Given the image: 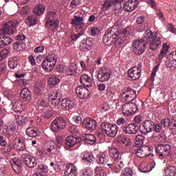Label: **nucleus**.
<instances>
[{
	"instance_id": "1",
	"label": "nucleus",
	"mask_w": 176,
	"mask_h": 176,
	"mask_svg": "<svg viewBox=\"0 0 176 176\" xmlns=\"http://www.w3.org/2000/svg\"><path fill=\"white\" fill-rule=\"evenodd\" d=\"M143 37L144 41L148 42L151 50L155 51L162 46V38L157 36V32L153 33L151 30H146Z\"/></svg>"
},
{
	"instance_id": "2",
	"label": "nucleus",
	"mask_w": 176,
	"mask_h": 176,
	"mask_svg": "<svg viewBox=\"0 0 176 176\" xmlns=\"http://www.w3.org/2000/svg\"><path fill=\"white\" fill-rule=\"evenodd\" d=\"M96 162L98 164H100L104 168H107L109 173H113L114 170H117L116 171H120L122 170L118 162L111 163L109 157L105 154L98 155L96 157Z\"/></svg>"
},
{
	"instance_id": "3",
	"label": "nucleus",
	"mask_w": 176,
	"mask_h": 176,
	"mask_svg": "<svg viewBox=\"0 0 176 176\" xmlns=\"http://www.w3.org/2000/svg\"><path fill=\"white\" fill-rule=\"evenodd\" d=\"M139 129L144 134H149V133H152V131L160 133V131H162V125L156 124L151 120H147L140 124Z\"/></svg>"
},
{
	"instance_id": "4",
	"label": "nucleus",
	"mask_w": 176,
	"mask_h": 176,
	"mask_svg": "<svg viewBox=\"0 0 176 176\" xmlns=\"http://www.w3.org/2000/svg\"><path fill=\"white\" fill-rule=\"evenodd\" d=\"M17 27H19V21L17 20L9 21L0 29V35H13V34H17V29H16Z\"/></svg>"
},
{
	"instance_id": "5",
	"label": "nucleus",
	"mask_w": 176,
	"mask_h": 176,
	"mask_svg": "<svg viewBox=\"0 0 176 176\" xmlns=\"http://www.w3.org/2000/svg\"><path fill=\"white\" fill-rule=\"evenodd\" d=\"M56 64H57V56L54 53H51L45 57L42 63V68L46 72H50L53 70Z\"/></svg>"
},
{
	"instance_id": "6",
	"label": "nucleus",
	"mask_w": 176,
	"mask_h": 176,
	"mask_svg": "<svg viewBox=\"0 0 176 176\" xmlns=\"http://www.w3.org/2000/svg\"><path fill=\"white\" fill-rule=\"evenodd\" d=\"M132 52L136 56H141L143 53H145L146 50V43L145 38L143 37V40H135L131 46Z\"/></svg>"
},
{
	"instance_id": "7",
	"label": "nucleus",
	"mask_w": 176,
	"mask_h": 176,
	"mask_svg": "<svg viewBox=\"0 0 176 176\" xmlns=\"http://www.w3.org/2000/svg\"><path fill=\"white\" fill-rule=\"evenodd\" d=\"M102 41L107 46H111L119 41V36L118 34L113 33L112 29H108L103 36Z\"/></svg>"
},
{
	"instance_id": "8",
	"label": "nucleus",
	"mask_w": 176,
	"mask_h": 176,
	"mask_svg": "<svg viewBox=\"0 0 176 176\" xmlns=\"http://www.w3.org/2000/svg\"><path fill=\"white\" fill-rule=\"evenodd\" d=\"M155 151L157 156L161 160H163L164 157H167L171 153V146L170 144H160L156 146Z\"/></svg>"
},
{
	"instance_id": "9",
	"label": "nucleus",
	"mask_w": 176,
	"mask_h": 176,
	"mask_svg": "<svg viewBox=\"0 0 176 176\" xmlns=\"http://www.w3.org/2000/svg\"><path fill=\"white\" fill-rule=\"evenodd\" d=\"M101 129L109 137H116V134H118V125L116 124L102 122L101 124Z\"/></svg>"
},
{
	"instance_id": "10",
	"label": "nucleus",
	"mask_w": 176,
	"mask_h": 176,
	"mask_svg": "<svg viewBox=\"0 0 176 176\" xmlns=\"http://www.w3.org/2000/svg\"><path fill=\"white\" fill-rule=\"evenodd\" d=\"M21 160L24 164H26L30 168H34L38 164L36 159L27 152L23 151L21 153Z\"/></svg>"
},
{
	"instance_id": "11",
	"label": "nucleus",
	"mask_w": 176,
	"mask_h": 176,
	"mask_svg": "<svg viewBox=\"0 0 176 176\" xmlns=\"http://www.w3.org/2000/svg\"><path fill=\"white\" fill-rule=\"evenodd\" d=\"M141 68H142V63H138L136 67L131 68L128 72V76L133 80H137L141 78Z\"/></svg>"
},
{
	"instance_id": "12",
	"label": "nucleus",
	"mask_w": 176,
	"mask_h": 176,
	"mask_svg": "<svg viewBox=\"0 0 176 176\" xmlns=\"http://www.w3.org/2000/svg\"><path fill=\"white\" fill-rule=\"evenodd\" d=\"M96 78L98 82H108L111 79V72L105 67H101L98 71Z\"/></svg>"
},
{
	"instance_id": "13",
	"label": "nucleus",
	"mask_w": 176,
	"mask_h": 176,
	"mask_svg": "<svg viewBox=\"0 0 176 176\" xmlns=\"http://www.w3.org/2000/svg\"><path fill=\"white\" fill-rule=\"evenodd\" d=\"M66 124L67 123L63 117L56 118L51 123V129L52 131H58V130L65 129Z\"/></svg>"
},
{
	"instance_id": "14",
	"label": "nucleus",
	"mask_w": 176,
	"mask_h": 176,
	"mask_svg": "<svg viewBox=\"0 0 176 176\" xmlns=\"http://www.w3.org/2000/svg\"><path fill=\"white\" fill-rule=\"evenodd\" d=\"M131 149L137 157H146V156L151 155V151L148 147L132 146Z\"/></svg>"
},
{
	"instance_id": "15",
	"label": "nucleus",
	"mask_w": 176,
	"mask_h": 176,
	"mask_svg": "<svg viewBox=\"0 0 176 176\" xmlns=\"http://www.w3.org/2000/svg\"><path fill=\"white\" fill-rule=\"evenodd\" d=\"M122 130L124 134H129L131 135H133L138 133V130H140V127H138V126H137L134 123L133 124L126 123L122 126Z\"/></svg>"
},
{
	"instance_id": "16",
	"label": "nucleus",
	"mask_w": 176,
	"mask_h": 176,
	"mask_svg": "<svg viewBox=\"0 0 176 176\" xmlns=\"http://www.w3.org/2000/svg\"><path fill=\"white\" fill-rule=\"evenodd\" d=\"M82 139L79 137H74L72 135L67 136L65 140V149H71L75 145L80 144Z\"/></svg>"
},
{
	"instance_id": "17",
	"label": "nucleus",
	"mask_w": 176,
	"mask_h": 176,
	"mask_svg": "<svg viewBox=\"0 0 176 176\" xmlns=\"http://www.w3.org/2000/svg\"><path fill=\"white\" fill-rule=\"evenodd\" d=\"M76 93L78 97L81 99L89 98V97H90V91L82 86L77 87L76 89Z\"/></svg>"
},
{
	"instance_id": "18",
	"label": "nucleus",
	"mask_w": 176,
	"mask_h": 176,
	"mask_svg": "<svg viewBox=\"0 0 176 176\" xmlns=\"http://www.w3.org/2000/svg\"><path fill=\"white\" fill-rule=\"evenodd\" d=\"M12 145L14 149H16V151H22V153L25 152L24 151V150L27 149V146L25 145V140L24 139H14V142H12Z\"/></svg>"
},
{
	"instance_id": "19",
	"label": "nucleus",
	"mask_w": 176,
	"mask_h": 176,
	"mask_svg": "<svg viewBox=\"0 0 176 176\" xmlns=\"http://www.w3.org/2000/svg\"><path fill=\"white\" fill-rule=\"evenodd\" d=\"M65 176H78V168L73 163H70L65 166Z\"/></svg>"
},
{
	"instance_id": "20",
	"label": "nucleus",
	"mask_w": 176,
	"mask_h": 176,
	"mask_svg": "<svg viewBox=\"0 0 176 176\" xmlns=\"http://www.w3.org/2000/svg\"><path fill=\"white\" fill-rule=\"evenodd\" d=\"M138 8V0H129L124 4V10L125 12H133Z\"/></svg>"
},
{
	"instance_id": "21",
	"label": "nucleus",
	"mask_w": 176,
	"mask_h": 176,
	"mask_svg": "<svg viewBox=\"0 0 176 176\" xmlns=\"http://www.w3.org/2000/svg\"><path fill=\"white\" fill-rule=\"evenodd\" d=\"M85 19L83 16H76L75 15L74 19H72V24L74 27H76L79 28V30H82L83 27H85Z\"/></svg>"
},
{
	"instance_id": "22",
	"label": "nucleus",
	"mask_w": 176,
	"mask_h": 176,
	"mask_svg": "<svg viewBox=\"0 0 176 176\" xmlns=\"http://www.w3.org/2000/svg\"><path fill=\"white\" fill-rule=\"evenodd\" d=\"M82 126L87 129V130L94 131V130H96L97 127V122H96L94 119H88L85 121H83Z\"/></svg>"
},
{
	"instance_id": "23",
	"label": "nucleus",
	"mask_w": 176,
	"mask_h": 176,
	"mask_svg": "<svg viewBox=\"0 0 176 176\" xmlns=\"http://www.w3.org/2000/svg\"><path fill=\"white\" fill-rule=\"evenodd\" d=\"M19 61L20 56L19 55H14L11 58L8 59V67L10 69H16L19 67Z\"/></svg>"
},
{
	"instance_id": "24",
	"label": "nucleus",
	"mask_w": 176,
	"mask_h": 176,
	"mask_svg": "<svg viewBox=\"0 0 176 176\" xmlns=\"http://www.w3.org/2000/svg\"><path fill=\"white\" fill-rule=\"evenodd\" d=\"M13 42V39L6 34H0V48L9 46Z\"/></svg>"
},
{
	"instance_id": "25",
	"label": "nucleus",
	"mask_w": 176,
	"mask_h": 176,
	"mask_svg": "<svg viewBox=\"0 0 176 176\" xmlns=\"http://www.w3.org/2000/svg\"><path fill=\"white\" fill-rule=\"evenodd\" d=\"M82 140L85 144H89V145H94L97 142V138L93 134H83Z\"/></svg>"
},
{
	"instance_id": "26",
	"label": "nucleus",
	"mask_w": 176,
	"mask_h": 176,
	"mask_svg": "<svg viewBox=\"0 0 176 176\" xmlns=\"http://www.w3.org/2000/svg\"><path fill=\"white\" fill-rule=\"evenodd\" d=\"M80 82L82 86L89 87L93 85V78L87 74H83L80 78Z\"/></svg>"
},
{
	"instance_id": "27",
	"label": "nucleus",
	"mask_w": 176,
	"mask_h": 176,
	"mask_svg": "<svg viewBox=\"0 0 176 176\" xmlns=\"http://www.w3.org/2000/svg\"><path fill=\"white\" fill-rule=\"evenodd\" d=\"M74 106L75 104L74 103V101L70 99L64 98L61 100V107L65 111H70Z\"/></svg>"
},
{
	"instance_id": "28",
	"label": "nucleus",
	"mask_w": 176,
	"mask_h": 176,
	"mask_svg": "<svg viewBox=\"0 0 176 176\" xmlns=\"http://www.w3.org/2000/svg\"><path fill=\"white\" fill-rule=\"evenodd\" d=\"M12 109L14 112H23L25 109V105L21 101L15 100L12 102Z\"/></svg>"
},
{
	"instance_id": "29",
	"label": "nucleus",
	"mask_w": 176,
	"mask_h": 176,
	"mask_svg": "<svg viewBox=\"0 0 176 176\" xmlns=\"http://www.w3.org/2000/svg\"><path fill=\"white\" fill-rule=\"evenodd\" d=\"M122 38L120 41H118V43H126V42H129V40L133 38V34H131V30L130 29H125L122 32Z\"/></svg>"
},
{
	"instance_id": "30",
	"label": "nucleus",
	"mask_w": 176,
	"mask_h": 176,
	"mask_svg": "<svg viewBox=\"0 0 176 176\" xmlns=\"http://www.w3.org/2000/svg\"><path fill=\"white\" fill-rule=\"evenodd\" d=\"M45 25L49 28V30H51V31L54 32L58 30L60 21H58V20L45 21Z\"/></svg>"
},
{
	"instance_id": "31",
	"label": "nucleus",
	"mask_w": 176,
	"mask_h": 176,
	"mask_svg": "<svg viewBox=\"0 0 176 176\" xmlns=\"http://www.w3.org/2000/svg\"><path fill=\"white\" fill-rule=\"evenodd\" d=\"M82 52H89L91 49V41L89 39L82 40L80 44Z\"/></svg>"
},
{
	"instance_id": "32",
	"label": "nucleus",
	"mask_w": 176,
	"mask_h": 176,
	"mask_svg": "<svg viewBox=\"0 0 176 176\" xmlns=\"http://www.w3.org/2000/svg\"><path fill=\"white\" fill-rule=\"evenodd\" d=\"M109 155L113 160H120L121 155L120 152H119V150L115 147H112L109 148Z\"/></svg>"
},
{
	"instance_id": "33",
	"label": "nucleus",
	"mask_w": 176,
	"mask_h": 176,
	"mask_svg": "<svg viewBox=\"0 0 176 176\" xmlns=\"http://www.w3.org/2000/svg\"><path fill=\"white\" fill-rule=\"evenodd\" d=\"M20 96L23 98V100H24V101H31V91H30V90L27 88H24L21 91Z\"/></svg>"
},
{
	"instance_id": "34",
	"label": "nucleus",
	"mask_w": 176,
	"mask_h": 176,
	"mask_svg": "<svg viewBox=\"0 0 176 176\" xmlns=\"http://www.w3.org/2000/svg\"><path fill=\"white\" fill-rule=\"evenodd\" d=\"M3 131L8 137H12L16 133V125L11 124L6 129H3Z\"/></svg>"
},
{
	"instance_id": "35",
	"label": "nucleus",
	"mask_w": 176,
	"mask_h": 176,
	"mask_svg": "<svg viewBox=\"0 0 176 176\" xmlns=\"http://www.w3.org/2000/svg\"><path fill=\"white\" fill-rule=\"evenodd\" d=\"M122 1L123 0H114V6H113L114 13L119 14L122 13L124 10V7H122Z\"/></svg>"
},
{
	"instance_id": "36",
	"label": "nucleus",
	"mask_w": 176,
	"mask_h": 176,
	"mask_svg": "<svg viewBox=\"0 0 176 176\" xmlns=\"http://www.w3.org/2000/svg\"><path fill=\"white\" fill-rule=\"evenodd\" d=\"M46 7L42 4H38L35 6L33 10V13L36 14V16H42L45 13V10Z\"/></svg>"
},
{
	"instance_id": "37",
	"label": "nucleus",
	"mask_w": 176,
	"mask_h": 176,
	"mask_svg": "<svg viewBox=\"0 0 176 176\" xmlns=\"http://www.w3.org/2000/svg\"><path fill=\"white\" fill-rule=\"evenodd\" d=\"M26 134L32 138L39 137V131L36 130V128L29 127L26 129Z\"/></svg>"
},
{
	"instance_id": "38",
	"label": "nucleus",
	"mask_w": 176,
	"mask_h": 176,
	"mask_svg": "<svg viewBox=\"0 0 176 176\" xmlns=\"http://www.w3.org/2000/svg\"><path fill=\"white\" fill-rule=\"evenodd\" d=\"M120 142L124 145L126 149H131L133 148V142L131 141V138H129L126 136H123L121 138Z\"/></svg>"
},
{
	"instance_id": "39",
	"label": "nucleus",
	"mask_w": 176,
	"mask_h": 176,
	"mask_svg": "<svg viewBox=\"0 0 176 176\" xmlns=\"http://www.w3.org/2000/svg\"><path fill=\"white\" fill-rule=\"evenodd\" d=\"M76 69H78L77 65H70L69 68L67 69L66 74L68 76H76V74H78Z\"/></svg>"
},
{
	"instance_id": "40",
	"label": "nucleus",
	"mask_w": 176,
	"mask_h": 176,
	"mask_svg": "<svg viewBox=\"0 0 176 176\" xmlns=\"http://www.w3.org/2000/svg\"><path fill=\"white\" fill-rule=\"evenodd\" d=\"M94 155L89 151H85L83 156H82V160L84 162H87L88 163H93L94 162Z\"/></svg>"
},
{
	"instance_id": "41",
	"label": "nucleus",
	"mask_w": 176,
	"mask_h": 176,
	"mask_svg": "<svg viewBox=\"0 0 176 176\" xmlns=\"http://www.w3.org/2000/svg\"><path fill=\"white\" fill-rule=\"evenodd\" d=\"M37 171L41 176L46 175L47 173L49 172V168L46 165L38 164L37 166Z\"/></svg>"
},
{
	"instance_id": "42",
	"label": "nucleus",
	"mask_w": 176,
	"mask_h": 176,
	"mask_svg": "<svg viewBox=\"0 0 176 176\" xmlns=\"http://www.w3.org/2000/svg\"><path fill=\"white\" fill-rule=\"evenodd\" d=\"M166 176H175L176 166H169L165 169Z\"/></svg>"
},
{
	"instance_id": "43",
	"label": "nucleus",
	"mask_w": 176,
	"mask_h": 176,
	"mask_svg": "<svg viewBox=\"0 0 176 176\" xmlns=\"http://www.w3.org/2000/svg\"><path fill=\"white\" fill-rule=\"evenodd\" d=\"M122 111L124 116H130L131 115V109L130 108V103H126L123 104Z\"/></svg>"
},
{
	"instance_id": "44",
	"label": "nucleus",
	"mask_w": 176,
	"mask_h": 176,
	"mask_svg": "<svg viewBox=\"0 0 176 176\" xmlns=\"http://www.w3.org/2000/svg\"><path fill=\"white\" fill-rule=\"evenodd\" d=\"M122 95L126 94V93H129L131 96V98L132 100H134L135 97H137V91L135 90H133L129 87H125L122 91Z\"/></svg>"
},
{
	"instance_id": "45",
	"label": "nucleus",
	"mask_w": 176,
	"mask_h": 176,
	"mask_svg": "<svg viewBox=\"0 0 176 176\" xmlns=\"http://www.w3.org/2000/svg\"><path fill=\"white\" fill-rule=\"evenodd\" d=\"M13 49L16 52H21L25 49V43L16 41L13 43Z\"/></svg>"
},
{
	"instance_id": "46",
	"label": "nucleus",
	"mask_w": 176,
	"mask_h": 176,
	"mask_svg": "<svg viewBox=\"0 0 176 176\" xmlns=\"http://www.w3.org/2000/svg\"><path fill=\"white\" fill-rule=\"evenodd\" d=\"M57 13L55 11H51L48 12L45 21H54V20H58L57 19Z\"/></svg>"
},
{
	"instance_id": "47",
	"label": "nucleus",
	"mask_w": 176,
	"mask_h": 176,
	"mask_svg": "<svg viewBox=\"0 0 176 176\" xmlns=\"http://www.w3.org/2000/svg\"><path fill=\"white\" fill-rule=\"evenodd\" d=\"M60 83V78H58L56 76H52L48 79V85L50 86H56V85H58Z\"/></svg>"
},
{
	"instance_id": "48",
	"label": "nucleus",
	"mask_w": 176,
	"mask_h": 176,
	"mask_svg": "<svg viewBox=\"0 0 176 176\" xmlns=\"http://www.w3.org/2000/svg\"><path fill=\"white\" fill-rule=\"evenodd\" d=\"M144 138L143 135H136L135 145L132 146H142V145H144Z\"/></svg>"
},
{
	"instance_id": "49",
	"label": "nucleus",
	"mask_w": 176,
	"mask_h": 176,
	"mask_svg": "<svg viewBox=\"0 0 176 176\" xmlns=\"http://www.w3.org/2000/svg\"><path fill=\"white\" fill-rule=\"evenodd\" d=\"M173 123H174V122H171V120H170L168 118H165L164 120L161 121L160 124L161 125V131L163 129V127H170L171 126V124H173Z\"/></svg>"
},
{
	"instance_id": "50",
	"label": "nucleus",
	"mask_w": 176,
	"mask_h": 176,
	"mask_svg": "<svg viewBox=\"0 0 176 176\" xmlns=\"http://www.w3.org/2000/svg\"><path fill=\"white\" fill-rule=\"evenodd\" d=\"M56 149V146H54V142H51L48 147L45 149L47 155H53L54 153V150Z\"/></svg>"
},
{
	"instance_id": "51",
	"label": "nucleus",
	"mask_w": 176,
	"mask_h": 176,
	"mask_svg": "<svg viewBox=\"0 0 176 176\" xmlns=\"http://www.w3.org/2000/svg\"><path fill=\"white\" fill-rule=\"evenodd\" d=\"M95 176H107L105 170L101 166H96L95 168Z\"/></svg>"
},
{
	"instance_id": "52",
	"label": "nucleus",
	"mask_w": 176,
	"mask_h": 176,
	"mask_svg": "<svg viewBox=\"0 0 176 176\" xmlns=\"http://www.w3.org/2000/svg\"><path fill=\"white\" fill-rule=\"evenodd\" d=\"M130 108L131 115H133V113H135L138 111V104H137V102H134L133 99L131 100Z\"/></svg>"
},
{
	"instance_id": "53",
	"label": "nucleus",
	"mask_w": 176,
	"mask_h": 176,
	"mask_svg": "<svg viewBox=\"0 0 176 176\" xmlns=\"http://www.w3.org/2000/svg\"><path fill=\"white\" fill-rule=\"evenodd\" d=\"M26 23L30 27H32V25L38 24V20L34 19L33 16H29L26 19Z\"/></svg>"
},
{
	"instance_id": "54",
	"label": "nucleus",
	"mask_w": 176,
	"mask_h": 176,
	"mask_svg": "<svg viewBox=\"0 0 176 176\" xmlns=\"http://www.w3.org/2000/svg\"><path fill=\"white\" fill-rule=\"evenodd\" d=\"M83 34H85V30H80L78 34H72L70 35V38L72 41L75 42L78 41V39H79V38H80Z\"/></svg>"
},
{
	"instance_id": "55",
	"label": "nucleus",
	"mask_w": 176,
	"mask_h": 176,
	"mask_svg": "<svg viewBox=\"0 0 176 176\" xmlns=\"http://www.w3.org/2000/svg\"><path fill=\"white\" fill-rule=\"evenodd\" d=\"M8 56H9V50H3L1 52H0V61L5 60V58H8Z\"/></svg>"
},
{
	"instance_id": "56",
	"label": "nucleus",
	"mask_w": 176,
	"mask_h": 176,
	"mask_svg": "<svg viewBox=\"0 0 176 176\" xmlns=\"http://www.w3.org/2000/svg\"><path fill=\"white\" fill-rule=\"evenodd\" d=\"M16 123L19 126H23V124H25V123H27V119L21 116H17Z\"/></svg>"
},
{
	"instance_id": "57",
	"label": "nucleus",
	"mask_w": 176,
	"mask_h": 176,
	"mask_svg": "<svg viewBox=\"0 0 176 176\" xmlns=\"http://www.w3.org/2000/svg\"><path fill=\"white\" fill-rule=\"evenodd\" d=\"M133 174L131 168H125L124 170L122 172L121 176H133Z\"/></svg>"
},
{
	"instance_id": "58",
	"label": "nucleus",
	"mask_w": 176,
	"mask_h": 176,
	"mask_svg": "<svg viewBox=\"0 0 176 176\" xmlns=\"http://www.w3.org/2000/svg\"><path fill=\"white\" fill-rule=\"evenodd\" d=\"M94 171L90 168H87L82 173V176H93Z\"/></svg>"
},
{
	"instance_id": "59",
	"label": "nucleus",
	"mask_w": 176,
	"mask_h": 176,
	"mask_svg": "<svg viewBox=\"0 0 176 176\" xmlns=\"http://www.w3.org/2000/svg\"><path fill=\"white\" fill-rule=\"evenodd\" d=\"M15 39L16 42H19L21 43H25V35L23 34H18L16 37Z\"/></svg>"
},
{
	"instance_id": "60",
	"label": "nucleus",
	"mask_w": 176,
	"mask_h": 176,
	"mask_svg": "<svg viewBox=\"0 0 176 176\" xmlns=\"http://www.w3.org/2000/svg\"><path fill=\"white\" fill-rule=\"evenodd\" d=\"M63 142H64V138L61 136L56 138L55 140V144L59 149L61 148V145H63Z\"/></svg>"
},
{
	"instance_id": "61",
	"label": "nucleus",
	"mask_w": 176,
	"mask_h": 176,
	"mask_svg": "<svg viewBox=\"0 0 176 176\" xmlns=\"http://www.w3.org/2000/svg\"><path fill=\"white\" fill-rule=\"evenodd\" d=\"M159 67H160V64H157L153 67V72L151 73V82H153V80H155L154 78L156 76V72H157V71L159 70Z\"/></svg>"
},
{
	"instance_id": "62",
	"label": "nucleus",
	"mask_w": 176,
	"mask_h": 176,
	"mask_svg": "<svg viewBox=\"0 0 176 176\" xmlns=\"http://www.w3.org/2000/svg\"><path fill=\"white\" fill-rule=\"evenodd\" d=\"M171 67L176 68V52H173L172 59L170 60Z\"/></svg>"
},
{
	"instance_id": "63",
	"label": "nucleus",
	"mask_w": 176,
	"mask_h": 176,
	"mask_svg": "<svg viewBox=\"0 0 176 176\" xmlns=\"http://www.w3.org/2000/svg\"><path fill=\"white\" fill-rule=\"evenodd\" d=\"M49 100H50V102H51L52 105H54V107H57V105H60V101L61 99L50 98Z\"/></svg>"
},
{
	"instance_id": "64",
	"label": "nucleus",
	"mask_w": 176,
	"mask_h": 176,
	"mask_svg": "<svg viewBox=\"0 0 176 176\" xmlns=\"http://www.w3.org/2000/svg\"><path fill=\"white\" fill-rule=\"evenodd\" d=\"M52 116H53V111L52 110H47L43 114V118H45V119H50Z\"/></svg>"
}]
</instances>
